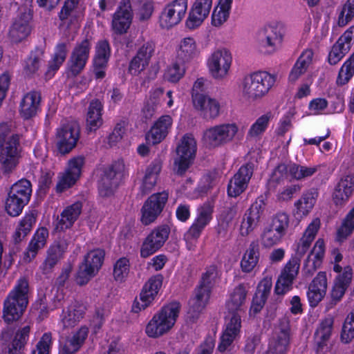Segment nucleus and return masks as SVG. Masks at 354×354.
<instances>
[{
  "mask_svg": "<svg viewBox=\"0 0 354 354\" xmlns=\"http://www.w3.org/2000/svg\"><path fill=\"white\" fill-rule=\"evenodd\" d=\"M277 75L266 71H256L244 75L239 88L241 96L248 102H259L266 97L274 86Z\"/></svg>",
  "mask_w": 354,
  "mask_h": 354,
  "instance_id": "nucleus-1",
  "label": "nucleus"
},
{
  "mask_svg": "<svg viewBox=\"0 0 354 354\" xmlns=\"http://www.w3.org/2000/svg\"><path fill=\"white\" fill-rule=\"evenodd\" d=\"M180 311L179 302L172 301L163 306L146 325L147 335L156 339L169 333L176 323Z\"/></svg>",
  "mask_w": 354,
  "mask_h": 354,
  "instance_id": "nucleus-2",
  "label": "nucleus"
},
{
  "mask_svg": "<svg viewBox=\"0 0 354 354\" xmlns=\"http://www.w3.org/2000/svg\"><path fill=\"white\" fill-rule=\"evenodd\" d=\"M9 122H0V162L6 172H10L17 166L21 158L20 137L12 134Z\"/></svg>",
  "mask_w": 354,
  "mask_h": 354,
  "instance_id": "nucleus-3",
  "label": "nucleus"
},
{
  "mask_svg": "<svg viewBox=\"0 0 354 354\" xmlns=\"http://www.w3.org/2000/svg\"><path fill=\"white\" fill-rule=\"evenodd\" d=\"M28 284L25 279H20L4 301L3 318L7 323L18 320L28 304Z\"/></svg>",
  "mask_w": 354,
  "mask_h": 354,
  "instance_id": "nucleus-4",
  "label": "nucleus"
},
{
  "mask_svg": "<svg viewBox=\"0 0 354 354\" xmlns=\"http://www.w3.org/2000/svg\"><path fill=\"white\" fill-rule=\"evenodd\" d=\"M285 32L280 22H274L265 26L257 34L256 47L264 55H272L281 48Z\"/></svg>",
  "mask_w": 354,
  "mask_h": 354,
  "instance_id": "nucleus-5",
  "label": "nucleus"
},
{
  "mask_svg": "<svg viewBox=\"0 0 354 354\" xmlns=\"http://www.w3.org/2000/svg\"><path fill=\"white\" fill-rule=\"evenodd\" d=\"M329 258L330 263L333 265V271L337 273L331 296L334 300L339 301L351 282L353 269L350 266L344 267L342 266L343 254L337 248H334L330 251Z\"/></svg>",
  "mask_w": 354,
  "mask_h": 354,
  "instance_id": "nucleus-6",
  "label": "nucleus"
},
{
  "mask_svg": "<svg viewBox=\"0 0 354 354\" xmlns=\"http://www.w3.org/2000/svg\"><path fill=\"white\" fill-rule=\"evenodd\" d=\"M32 194V186L29 180L21 179L15 183L8 194L5 202V209L11 216H17L28 203Z\"/></svg>",
  "mask_w": 354,
  "mask_h": 354,
  "instance_id": "nucleus-7",
  "label": "nucleus"
},
{
  "mask_svg": "<svg viewBox=\"0 0 354 354\" xmlns=\"http://www.w3.org/2000/svg\"><path fill=\"white\" fill-rule=\"evenodd\" d=\"M21 6L19 8V14L10 28L8 37L12 42L19 43L25 40L30 35L32 29V0H22Z\"/></svg>",
  "mask_w": 354,
  "mask_h": 354,
  "instance_id": "nucleus-8",
  "label": "nucleus"
},
{
  "mask_svg": "<svg viewBox=\"0 0 354 354\" xmlns=\"http://www.w3.org/2000/svg\"><path fill=\"white\" fill-rule=\"evenodd\" d=\"M232 62V52L227 48H218L209 55L206 66L214 79L222 80L230 74Z\"/></svg>",
  "mask_w": 354,
  "mask_h": 354,
  "instance_id": "nucleus-9",
  "label": "nucleus"
},
{
  "mask_svg": "<svg viewBox=\"0 0 354 354\" xmlns=\"http://www.w3.org/2000/svg\"><path fill=\"white\" fill-rule=\"evenodd\" d=\"M197 150L196 142L190 134L185 135L176 147V156L174 159V171L183 174L193 163Z\"/></svg>",
  "mask_w": 354,
  "mask_h": 354,
  "instance_id": "nucleus-10",
  "label": "nucleus"
},
{
  "mask_svg": "<svg viewBox=\"0 0 354 354\" xmlns=\"http://www.w3.org/2000/svg\"><path fill=\"white\" fill-rule=\"evenodd\" d=\"M238 133L239 127L236 123H223L207 129L203 139L211 147H218L233 141Z\"/></svg>",
  "mask_w": 354,
  "mask_h": 354,
  "instance_id": "nucleus-11",
  "label": "nucleus"
},
{
  "mask_svg": "<svg viewBox=\"0 0 354 354\" xmlns=\"http://www.w3.org/2000/svg\"><path fill=\"white\" fill-rule=\"evenodd\" d=\"M104 255V251L101 249L91 250L85 255L77 272V283L84 285L97 274L102 266Z\"/></svg>",
  "mask_w": 354,
  "mask_h": 354,
  "instance_id": "nucleus-12",
  "label": "nucleus"
},
{
  "mask_svg": "<svg viewBox=\"0 0 354 354\" xmlns=\"http://www.w3.org/2000/svg\"><path fill=\"white\" fill-rule=\"evenodd\" d=\"M188 0H172L164 6L159 23L162 28L169 29L179 24L187 11Z\"/></svg>",
  "mask_w": 354,
  "mask_h": 354,
  "instance_id": "nucleus-13",
  "label": "nucleus"
},
{
  "mask_svg": "<svg viewBox=\"0 0 354 354\" xmlns=\"http://www.w3.org/2000/svg\"><path fill=\"white\" fill-rule=\"evenodd\" d=\"M214 212L213 205L208 202L204 203L197 209V215L194 223L185 235L189 250L194 249L192 241H196L201 235L203 229L209 224L212 220Z\"/></svg>",
  "mask_w": 354,
  "mask_h": 354,
  "instance_id": "nucleus-14",
  "label": "nucleus"
},
{
  "mask_svg": "<svg viewBox=\"0 0 354 354\" xmlns=\"http://www.w3.org/2000/svg\"><path fill=\"white\" fill-rule=\"evenodd\" d=\"M241 319L239 315H226L225 324L220 337L218 350L223 353L230 351L234 343L238 340L241 334Z\"/></svg>",
  "mask_w": 354,
  "mask_h": 354,
  "instance_id": "nucleus-15",
  "label": "nucleus"
},
{
  "mask_svg": "<svg viewBox=\"0 0 354 354\" xmlns=\"http://www.w3.org/2000/svg\"><path fill=\"white\" fill-rule=\"evenodd\" d=\"M290 331L289 319L283 317L274 328L266 354H284L290 344Z\"/></svg>",
  "mask_w": 354,
  "mask_h": 354,
  "instance_id": "nucleus-16",
  "label": "nucleus"
},
{
  "mask_svg": "<svg viewBox=\"0 0 354 354\" xmlns=\"http://www.w3.org/2000/svg\"><path fill=\"white\" fill-rule=\"evenodd\" d=\"M163 277L161 274L151 277L145 284L140 294L133 304L132 310L138 313L149 307L156 297L162 284Z\"/></svg>",
  "mask_w": 354,
  "mask_h": 354,
  "instance_id": "nucleus-17",
  "label": "nucleus"
},
{
  "mask_svg": "<svg viewBox=\"0 0 354 354\" xmlns=\"http://www.w3.org/2000/svg\"><path fill=\"white\" fill-rule=\"evenodd\" d=\"M169 194L166 192L153 194L145 202L141 209L140 221L147 225L154 222L162 212Z\"/></svg>",
  "mask_w": 354,
  "mask_h": 354,
  "instance_id": "nucleus-18",
  "label": "nucleus"
},
{
  "mask_svg": "<svg viewBox=\"0 0 354 354\" xmlns=\"http://www.w3.org/2000/svg\"><path fill=\"white\" fill-rule=\"evenodd\" d=\"M169 194L166 192L153 194L145 202L141 209L140 221L147 225L154 222L162 212Z\"/></svg>",
  "mask_w": 354,
  "mask_h": 354,
  "instance_id": "nucleus-19",
  "label": "nucleus"
},
{
  "mask_svg": "<svg viewBox=\"0 0 354 354\" xmlns=\"http://www.w3.org/2000/svg\"><path fill=\"white\" fill-rule=\"evenodd\" d=\"M80 130L77 125L67 124L57 130L55 145L61 154L68 153L77 145Z\"/></svg>",
  "mask_w": 354,
  "mask_h": 354,
  "instance_id": "nucleus-20",
  "label": "nucleus"
},
{
  "mask_svg": "<svg viewBox=\"0 0 354 354\" xmlns=\"http://www.w3.org/2000/svg\"><path fill=\"white\" fill-rule=\"evenodd\" d=\"M91 43L84 39L73 48L67 64L68 75L76 76L84 68L89 57Z\"/></svg>",
  "mask_w": 354,
  "mask_h": 354,
  "instance_id": "nucleus-21",
  "label": "nucleus"
},
{
  "mask_svg": "<svg viewBox=\"0 0 354 354\" xmlns=\"http://www.w3.org/2000/svg\"><path fill=\"white\" fill-rule=\"evenodd\" d=\"M169 232V228L167 225L160 226L153 230L142 244L140 257L147 258L157 252L168 239Z\"/></svg>",
  "mask_w": 354,
  "mask_h": 354,
  "instance_id": "nucleus-22",
  "label": "nucleus"
},
{
  "mask_svg": "<svg viewBox=\"0 0 354 354\" xmlns=\"http://www.w3.org/2000/svg\"><path fill=\"white\" fill-rule=\"evenodd\" d=\"M80 0H66L59 12L62 26L71 31H76L83 17V12L79 8Z\"/></svg>",
  "mask_w": 354,
  "mask_h": 354,
  "instance_id": "nucleus-23",
  "label": "nucleus"
},
{
  "mask_svg": "<svg viewBox=\"0 0 354 354\" xmlns=\"http://www.w3.org/2000/svg\"><path fill=\"white\" fill-rule=\"evenodd\" d=\"M133 19V9L130 0H122L113 15L111 28L114 33L122 35L128 30Z\"/></svg>",
  "mask_w": 354,
  "mask_h": 354,
  "instance_id": "nucleus-24",
  "label": "nucleus"
},
{
  "mask_svg": "<svg viewBox=\"0 0 354 354\" xmlns=\"http://www.w3.org/2000/svg\"><path fill=\"white\" fill-rule=\"evenodd\" d=\"M123 167V164L118 162L104 170L98 185L102 196H108L113 193L121 179Z\"/></svg>",
  "mask_w": 354,
  "mask_h": 354,
  "instance_id": "nucleus-25",
  "label": "nucleus"
},
{
  "mask_svg": "<svg viewBox=\"0 0 354 354\" xmlns=\"http://www.w3.org/2000/svg\"><path fill=\"white\" fill-rule=\"evenodd\" d=\"M264 205L262 201L256 202L251 205L244 214L241 221L239 233L242 236H247L259 225L263 216Z\"/></svg>",
  "mask_w": 354,
  "mask_h": 354,
  "instance_id": "nucleus-26",
  "label": "nucleus"
},
{
  "mask_svg": "<svg viewBox=\"0 0 354 354\" xmlns=\"http://www.w3.org/2000/svg\"><path fill=\"white\" fill-rule=\"evenodd\" d=\"M212 7V0H195L186 19V27L194 30L200 26L208 17Z\"/></svg>",
  "mask_w": 354,
  "mask_h": 354,
  "instance_id": "nucleus-27",
  "label": "nucleus"
},
{
  "mask_svg": "<svg viewBox=\"0 0 354 354\" xmlns=\"http://www.w3.org/2000/svg\"><path fill=\"white\" fill-rule=\"evenodd\" d=\"M248 290L244 284H239L229 292L225 307L227 315H239L245 311Z\"/></svg>",
  "mask_w": 354,
  "mask_h": 354,
  "instance_id": "nucleus-28",
  "label": "nucleus"
},
{
  "mask_svg": "<svg viewBox=\"0 0 354 354\" xmlns=\"http://www.w3.org/2000/svg\"><path fill=\"white\" fill-rule=\"evenodd\" d=\"M252 173L253 168L250 165L241 167L228 184V195L231 197H236L243 193L248 187Z\"/></svg>",
  "mask_w": 354,
  "mask_h": 354,
  "instance_id": "nucleus-29",
  "label": "nucleus"
},
{
  "mask_svg": "<svg viewBox=\"0 0 354 354\" xmlns=\"http://www.w3.org/2000/svg\"><path fill=\"white\" fill-rule=\"evenodd\" d=\"M353 39H354V26L348 28L333 46L328 58L330 64L335 65L343 58L350 50Z\"/></svg>",
  "mask_w": 354,
  "mask_h": 354,
  "instance_id": "nucleus-30",
  "label": "nucleus"
},
{
  "mask_svg": "<svg viewBox=\"0 0 354 354\" xmlns=\"http://www.w3.org/2000/svg\"><path fill=\"white\" fill-rule=\"evenodd\" d=\"M173 120L169 115L160 117L146 135L147 142L149 145L160 143L168 134L172 127Z\"/></svg>",
  "mask_w": 354,
  "mask_h": 354,
  "instance_id": "nucleus-31",
  "label": "nucleus"
},
{
  "mask_svg": "<svg viewBox=\"0 0 354 354\" xmlns=\"http://www.w3.org/2000/svg\"><path fill=\"white\" fill-rule=\"evenodd\" d=\"M327 289V278L325 272H319L310 283L307 292L309 304L315 307L324 297Z\"/></svg>",
  "mask_w": 354,
  "mask_h": 354,
  "instance_id": "nucleus-32",
  "label": "nucleus"
},
{
  "mask_svg": "<svg viewBox=\"0 0 354 354\" xmlns=\"http://www.w3.org/2000/svg\"><path fill=\"white\" fill-rule=\"evenodd\" d=\"M153 51V44L147 43L142 45L130 62L129 73L131 75H137L143 71L148 66Z\"/></svg>",
  "mask_w": 354,
  "mask_h": 354,
  "instance_id": "nucleus-33",
  "label": "nucleus"
},
{
  "mask_svg": "<svg viewBox=\"0 0 354 354\" xmlns=\"http://www.w3.org/2000/svg\"><path fill=\"white\" fill-rule=\"evenodd\" d=\"M29 333V326L21 328L14 337H10L9 332L3 333L2 337L6 342L3 348L5 354H19L28 338Z\"/></svg>",
  "mask_w": 354,
  "mask_h": 354,
  "instance_id": "nucleus-34",
  "label": "nucleus"
},
{
  "mask_svg": "<svg viewBox=\"0 0 354 354\" xmlns=\"http://www.w3.org/2000/svg\"><path fill=\"white\" fill-rule=\"evenodd\" d=\"M111 55V49L106 41H99L95 47L93 68L95 77L102 79L105 76V69Z\"/></svg>",
  "mask_w": 354,
  "mask_h": 354,
  "instance_id": "nucleus-35",
  "label": "nucleus"
},
{
  "mask_svg": "<svg viewBox=\"0 0 354 354\" xmlns=\"http://www.w3.org/2000/svg\"><path fill=\"white\" fill-rule=\"evenodd\" d=\"M41 95L37 91L26 93L19 104V114L26 120L35 116L40 109Z\"/></svg>",
  "mask_w": 354,
  "mask_h": 354,
  "instance_id": "nucleus-36",
  "label": "nucleus"
},
{
  "mask_svg": "<svg viewBox=\"0 0 354 354\" xmlns=\"http://www.w3.org/2000/svg\"><path fill=\"white\" fill-rule=\"evenodd\" d=\"M354 189V177L350 175L340 179L333 194V201L337 206L344 205L351 196Z\"/></svg>",
  "mask_w": 354,
  "mask_h": 354,
  "instance_id": "nucleus-37",
  "label": "nucleus"
},
{
  "mask_svg": "<svg viewBox=\"0 0 354 354\" xmlns=\"http://www.w3.org/2000/svg\"><path fill=\"white\" fill-rule=\"evenodd\" d=\"M313 55L312 49L306 48L302 51L289 73L290 82L295 83L308 71L313 63Z\"/></svg>",
  "mask_w": 354,
  "mask_h": 354,
  "instance_id": "nucleus-38",
  "label": "nucleus"
},
{
  "mask_svg": "<svg viewBox=\"0 0 354 354\" xmlns=\"http://www.w3.org/2000/svg\"><path fill=\"white\" fill-rule=\"evenodd\" d=\"M88 333L86 326H81L78 330L61 343L60 351L64 354H73L84 343Z\"/></svg>",
  "mask_w": 354,
  "mask_h": 354,
  "instance_id": "nucleus-39",
  "label": "nucleus"
},
{
  "mask_svg": "<svg viewBox=\"0 0 354 354\" xmlns=\"http://www.w3.org/2000/svg\"><path fill=\"white\" fill-rule=\"evenodd\" d=\"M48 236V231L46 227H40L35 232L24 253L25 262H30L36 257L38 251L45 246Z\"/></svg>",
  "mask_w": 354,
  "mask_h": 354,
  "instance_id": "nucleus-40",
  "label": "nucleus"
},
{
  "mask_svg": "<svg viewBox=\"0 0 354 354\" xmlns=\"http://www.w3.org/2000/svg\"><path fill=\"white\" fill-rule=\"evenodd\" d=\"M176 59L188 62L199 54V50L194 38L188 37L182 39L176 46Z\"/></svg>",
  "mask_w": 354,
  "mask_h": 354,
  "instance_id": "nucleus-41",
  "label": "nucleus"
},
{
  "mask_svg": "<svg viewBox=\"0 0 354 354\" xmlns=\"http://www.w3.org/2000/svg\"><path fill=\"white\" fill-rule=\"evenodd\" d=\"M84 315V307L78 304L70 305L64 309L60 316L59 324L62 328H69L75 326Z\"/></svg>",
  "mask_w": 354,
  "mask_h": 354,
  "instance_id": "nucleus-42",
  "label": "nucleus"
},
{
  "mask_svg": "<svg viewBox=\"0 0 354 354\" xmlns=\"http://www.w3.org/2000/svg\"><path fill=\"white\" fill-rule=\"evenodd\" d=\"M82 212V204L76 202L66 207L61 214L56 228L58 230L64 231L70 228L78 218Z\"/></svg>",
  "mask_w": 354,
  "mask_h": 354,
  "instance_id": "nucleus-43",
  "label": "nucleus"
},
{
  "mask_svg": "<svg viewBox=\"0 0 354 354\" xmlns=\"http://www.w3.org/2000/svg\"><path fill=\"white\" fill-rule=\"evenodd\" d=\"M103 105L98 100L91 102L86 115V127L89 131H95L102 124Z\"/></svg>",
  "mask_w": 354,
  "mask_h": 354,
  "instance_id": "nucleus-44",
  "label": "nucleus"
},
{
  "mask_svg": "<svg viewBox=\"0 0 354 354\" xmlns=\"http://www.w3.org/2000/svg\"><path fill=\"white\" fill-rule=\"evenodd\" d=\"M318 193L316 191H310L302 195L300 199L295 202V215L301 219L307 216L313 209Z\"/></svg>",
  "mask_w": 354,
  "mask_h": 354,
  "instance_id": "nucleus-45",
  "label": "nucleus"
},
{
  "mask_svg": "<svg viewBox=\"0 0 354 354\" xmlns=\"http://www.w3.org/2000/svg\"><path fill=\"white\" fill-rule=\"evenodd\" d=\"M324 255L325 242L323 239H318L306 261V267L309 273L321 267Z\"/></svg>",
  "mask_w": 354,
  "mask_h": 354,
  "instance_id": "nucleus-46",
  "label": "nucleus"
},
{
  "mask_svg": "<svg viewBox=\"0 0 354 354\" xmlns=\"http://www.w3.org/2000/svg\"><path fill=\"white\" fill-rule=\"evenodd\" d=\"M259 245L255 242L251 243L242 256L240 263L241 270L245 273L252 272L259 263Z\"/></svg>",
  "mask_w": 354,
  "mask_h": 354,
  "instance_id": "nucleus-47",
  "label": "nucleus"
},
{
  "mask_svg": "<svg viewBox=\"0 0 354 354\" xmlns=\"http://www.w3.org/2000/svg\"><path fill=\"white\" fill-rule=\"evenodd\" d=\"M68 49V42H60L56 45L53 57L49 62L47 75L50 77L53 76L62 65L66 59Z\"/></svg>",
  "mask_w": 354,
  "mask_h": 354,
  "instance_id": "nucleus-48",
  "label": "nucleus"
},
{
  "mask_svg": "<svg viewBox=\"0 0 354 354\" xmlns=\"http://www.w3.org/2000/svg\"><path fill=\"white\" fill-rule=\"evenodd\" d=\"M211 290L201 284L195 290L194 295L189 302L194 312H200L206 306L210 298Z\"/></svg>",
  "mask_w": 354,
  "mask_h": 354,
  "instance_id": "nucleus-49",
  "label": "nucleus"
},
{
  "mask_svg": "<svg viewBox=\"0 0 354 354\" xmlns=\"http://www.w3.org/2000/svg\"><path fill=\"white\" fill-rule=\"evenodd\" d=\"M186 71L185 63L176 59L166 67L163 78L167 82L177 83L184 77Z\"/></svg>",
  "mask_w": 354,
  "mask_h": 354,
  "instance_id": "nucleus-50",
  "label": "nucleus"
},
{
  "mask_svg": "<svg viewBox=\"0 0 354 354\" xmlns=\"http://www.w3.org/2000/svg\"><path fill=\"white\" fill-rule=\"evenodd\" d=\"M44 62V52L40 49H37L31 52L28 57L23 64L24 73L27 76H31L36 74Z\"/></svg>",
  "mask_w": 354,
  "mask_h": 354,
  "instance_id": "nucleus-51",
  "label": "nucleus"
},
{
  "mask_svg": "<svg viewBox=\"0 0 354 354\" xmlns=\"http://www.w3.org/2000/svg\"><path fill=\"white\" fill-rule=\"evenodd\" d=\"M354 232V207H352L342 218L337 230L336 240L343 242Z\"/></svg>",
  "mask_w": 354,
  "mask_h": 354,
  "instance_id": "nucleus-52",
  "label": "nucleus"
},
{
  "mask_svg": "<svg viewBox=\"0 0 354 354\" xmlns=\"http://www.w3.org/2000/svg\"><path fill=\"white\" fill-rule=\"evenodd\" d=\"M205 118H216L220 114L221 105L219 102L207 95L202 101L201 106H194Z\"/></svg>",
  "mask_w": 354,
  "mask_h": 354,
  "instance_id": "nucleus-53",
  "label": "nucleus"
},
{
  "mask_svg": "<svg viewBox=\"0 0 354 354\" xmlns=\"http://www.w3.org/2000/svg\"><path fill=\"white\" fill-rule=\"evenodd\" d=\"M35 221L36 217L33 212L26 214L19 223L13 235L15 241H21L30 232Z\"/></svg>",
  "mask_w": 354,
  "mask_h": 354,
  "instance_id": "nucleus-54",
  "label": "nucleus"
},
{
  "mask_svg": "<svg viewBox=\"0 0 354 354\" xmlns=\"http://www.w3.org/2000/svg\"><path fill=\"white\" fill-rule=\"evenodd\" d=\"M160 171V166L157 163L151 164L147 167L140 186L141 191L143 194L150 192L154 187Z\"/></svg>",
  "mask_w": 354,
  "mask_h": 354,
  "instance_id": "nucleus-55",
  "label": "nucleus"
},
{
  "mask_svg": "<svg viewBox=\"0 0 354 354\" xmlns=\"http://www.w3.org/2000/svg\"><path fill=\"white\" fill-rule=\"evenodd\" d=\"M354 75V52L344 62L339 69L336 83L342 86L347 84Z\"/></svg>",
  "mask_w": 354,
  "mask_h": 354,
  "instance_id": "nucleus-56",
  "label": "nucleus"
},
{
  "mask_svg": "<svg viewBox=\"0 0 354 354\" xmlns=\"http://www.w3.org/2000/svg\"><path fill=\"white\" fill-rule=\"evenodd\" d=\"M271 118L270 112H267L259 116L250 127L248 136L251 138L261 136L268 129Z\"/></svg>",
  "mask_w": 354,
  "mask_h": 354,
  "instance_id": "nucleus-57",
  "label": "nucleus"
},
{
  "mask_svg": "<svg viewBox=\"0 0 354 354\" xmlns=\"http://www.w3.org/2000/svg\"><path fill=\"white\" fill-rule=\"evenodd\" d=\"M284 235L276 229L269 225L264 228L261 235V243L265 248H271L280 243Z\"/></svg>",
  "mask_w": 354,
  "mask_h": 354,
  "instance_id": "nucleus-58",
  "label": "nucleus"
},
{
  "mask_svg": "<svg viewBox=\"0 0 354 354\" xmlns=\"http://www.w3.org/2000/svg\"><path fill=\"white\" fill-rule=\"evenodd\" d=\"M130 272V262L127 257L118 259L113 265V277L117 282H124Z\"/></svg>",
  "mask_w": 354,
  "mask_h": 354,
  "instance_id": "nucleus-59",
  "label": "nucleus"
},
{
  "mask_svg": "<svg viewBox=\"0 0 354 354\" xmlns=\"http://www.w3.org/2000/svg\"><path fill=\"white\" fill-rule=\"evenodd\" d=\"M333 322V318L328 317L325 318L320 323L315 333L316 342L319 348L329 339L331 335Z\"/></svg>",
  "mask_w": 354,
  "mask_h": 354,
  "instance_id": "nucleus-60",
  "label": "nucleus"
},
{
  "mask_svg": "<svg viewBox=\"0 0 354 354\" xmlns=\"http://www.w3.org/2000/svg\"><path fill=\"white\" fill-rule=\"evenodd\" d=\"M207 88V80L204 77L197 78L192 89L193 106H201L203 100L207 96L204 93Z\"/></svg>",
  "mask_w": 354,
  "mask_h": 354,
  "instance_id": "nucleus-61",
  "label": "nucleus"
},
{
  "mask_svg": "<svg viewBox=\"0 0 354 354\" xmlns=\"http://www.w3.org/2000/svg\"><path fill=\"white\" fill-rule=\"evenodd\" d=\"M318 166H304L289 164L290 177L297 180L308 178L314 175L318 170Z\"/></svg>",
  "mask_w": 354,
  "mask_h": 354,
  "instance_id": "nucleus-62",
  "label": "nucleus"
},
{
  "mask_svg": "<svg viewBox=\"0 0 354 354\" xmlns=\"http://www.w3.org/2000/svg\"><path fill=\"white\" fill-rule=\"evenodd\" d=\"M75 174L71 173L67 170L59 174L58 181L56 185L57 192H63L73 186L79 180Z\"/></svg>",
  "mask_w": 354,
  "mask_h": 354,
  "instance_id": "nucleus-63",
  "label": "nucleus"
},
{
  "mask_svg": "<svg viewBox=\"0 0 354 354\" xmlns=\"http://www.w3.org/2000/svg\"><path fill=\"white\" fill-rule=\"evenodd\" d=\"M75 174L71 173L67 170L59 174L58 181L56 185L57 192H63L73 186L79 180Z\"/></svg>",
  "mask_w": 354,
  "mask_h": 354,
  "instance_id": "nucleus-64",
  "label": "nucleus"
}]
</instances>
